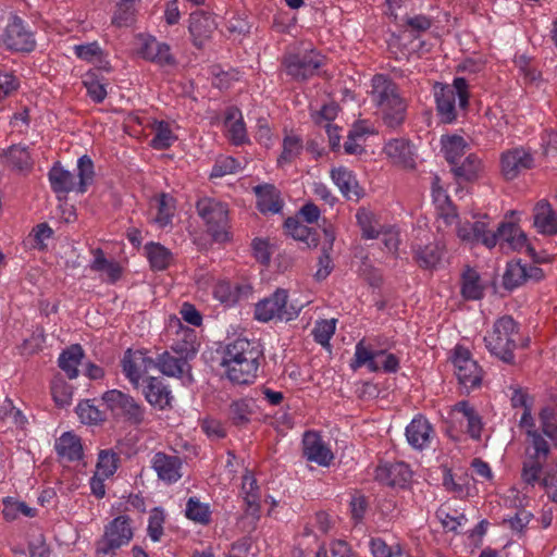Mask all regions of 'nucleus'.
I'll return each instance as SVG.
<instances>
[{
    "label": "nucleus",
    "mask_w": 557,
    "mask_h": 557,
    "mask_svg": "<svg viewBox=\"0 0 557 557\" xmlns=\"http://www.w3.org/2000/svg\"><path fill=\"white\" fill-rule=\"evenodd\" d=\"M369 95L387 127L396 128L403 124L407 104L392 78L384 74H375L371 79Z\"/></svg>",
    "instance_id": "3"
},
{
    "label": "nucleus",
    "mask_w": 557,
    "mask_h": 557,
    "mask_svg": "<svg viewBox=\"0 0 557 557\" xmlns=\"http://www.w3.org/2000/svg\"><path fill=\"white\" fill-rule=\"evenodd\" d=\"M350 366L354 370L367 367L370 372L395 373L399 368V359L394 354H388L385 350H373L366 346L364 339H361L356 344Z\"/></svg>",
    "instance_id": "12"
},
{
    "label": "nucleus",
    "mask_w": 557,
    "mask_h": 557,
    "mask_svg": "<svg viewBox=\"0 0 557 557\" xmlns=\"http://www.w3.org/2000/svg\"><path fill=\"white\" fill-rule=\"evenodd\" d=\"M215 28V21L210 14L203 11H195L190 14L188 29L193 44L197 48H202L206 45Z\"/></svg>",
    "instance_id": "22"
},
{
    "label": "nucleus",
    "mask_w": 557,
    "mask_h": 557,
    "mask_svg": "<svg viewBox=\"0 0 557 557\" xmlns=\"http://www.w3.org/2000/svg\"><path fill=\"white\" fill-rule=\"evenodd\" d=\"M55 450L67 461L81 460L84 454L81 438L72 432H65L57 440Z\"/></svg>",
    "instance_id": "35"
},
{
    "label": "nucleus",
    "mask_w": 557,
    "mask_h": 557,
    "mask_svg": "<svg viewBox=\"0 0 557 557\" xmlns=\"http://www.w3.org/2000/svg\"><path fill=\"white\" fill-rule=\"evenodd\" d=\"M453 171L456 176L471 181L482 171V161L476 154L469 153L460 164H454Z\"/></svg>",
    "instance_id": "50"
},
{
    "label": "nucleus",
    "mask_w": 557,
    "mask_h": 557,
    "mask_svg": "<svg viewBox=\"0 0 557 557\" xmlns=\"http://www.w3.org/2000/svg\"><path fill=\"white\" fill-rule=\"evenodd\" d=\"M134 536L132 520L117 516L104 525L102 536L95 543L96 557H115L117 550L131 543Z\"/></svg>",
    "instance_id": "9"
},
{
    "label": "nucleus",
    "mask_w": 557,
    "mask_h": 557,
    "mask_svg": "<svg viewBox=\"0 0 557 557\" xmlns=\"http://www.w3.org/2000/svg\"><path fill=\"white\" fill-rule=\"evenodd\" d=\"M228 138L235 145H242L247 139V132L243 121L242 113L236 108H231L226 112L224 122Z\"/></svg>",
    "instance_id": "38"
},
{
    "label": "nucleus",
    "mask_w": 557,
    "mask_h": 557,
    "mask_svg": "<svg viewBox=\"0 0 557 557\" xmlns=\"http://www.w3.org/2000/svg\"><path fill=\"white\" fill-rule=\"evenodd\" d=\"M257 196V207L262 213H278L282 209L283 202L280 191L273 185H259L255 187Z\"/></svg>",
    "instance_id": "32"
},
{
    "label": "nucleus",
    "mask_w": 557,
    "mask_h": 557,
    "mask_svg": "<svg viewBox=\"0 0 557 557\" xmlns=\"http://www.w3.org/2000/svg\"><path fill=\"white\" fill-rule=\"evenodd\" d=\"M53 235L52 228L47 223L38 224L29 234L33 248L44 250L47 248V240Z\"/></svg>",
    "instance_id": "62"
},
{
    "label": "nucleus",
    "mask_w": 557,
    "mask_h": 557,
    "mask_svg": "<svg viewBox=\"0 0 557 557\" xmlns=\"http://www.w3.org/2000/svg\"><path fill=\"white\" fill-rule=\"evenodd\" d=\"M335 319L318 321L312 330L314 341L322 346L329 345V342L335 332Z\"/></svg>",
    "instance_id": "60"
},
{
    "label": "nucleus",
    "mask_w": 557,
    "mask_h": 557,
    "mask_svg": "<svg viewBox=\"0 0 557 557\" xmlns=\"http://www.w3.org/2000/svg\"><path fill=\"white\" fill-rule=\"evenodd\" d=\"M486 215L483 216V220L475 221L474 223H465L458 225L457 235L462 242L468 243H481L483 244L484 237L488 235V222L485 220Z\"/></svg>",
    "instance_id": "42"
},
{
    "label": "nucleus",
    "mask_w": 557,
    "mask_h": 557,
    "mask_svg": "<svg viewBox=\"0 0 557 557\" xmlns=\"http://www.w3.org/2000/svg\"><path fill=\"white\" fill-rule=\"evenodd\" d=\"M9 166L18 172H29L33 169L34 161L28 148L22 145H13L5 152Z\"/></svg>",
    "instance_id": "43"
},
{
    "label": "nucleus",
    "mask_w": 557,
    "mask_h": 557,
    "mask_svg": "<svg viewBox=\"0 0 557 557\" xmlns=\"http://www.w3.org/2000/svg\"><path fill=\"white\" fill-rule=\"evenodd\" d=\"M450 360L454 364L455 375L465 392L470 393L482 385L483 369L472 358L470 350L463 346H456Z\"/></svg>",
    "instance_id": "11"
},
{
    "label": "nucleus",
    "mask_w": 557,
    "mask_h": 557,
    "mask_svg": "<svg viewBox=\"0 0 557 557\" xmlns=\"http://www.w3.org/2000/svg\"><path fill=\"white\" fill-rule=\"evenodd\" d=\"M483 245L487 248L499 246L504 252H527L536 263L548 262L549 258L537 256L535 249L529 244L527 234L519 225L512 222H502L495 232L488 230Z\"/></svg>",
    "instance_id": "6"
},
{
    "label": "nucleus",
    "mask_w": 557,
    "mask_h": 557,
    "mask_svg": "<svg viewBox=\"0 0 557 557\" xmlns=\"http://www.w3.org/2000/svg\"><path fill=\"white\" fill-rule=\"evenodd\" d=\"M533 215V225L539 233L548 236L557 234V213L547 201H539Z\"/></svg>",
    "instance_id": "31"
},
{
    "label": "nucleus",
    "mask_w": 557,
    "mask_h": 557,
    "mask_svg": "<svg viewBox=\"0 0 557 557\" xmlns=\"http://www.w3.org/2000/svg\"><path fill=\"white\" fill-rule=\"evenodd\" d=\"M3 505V516L7 520H14L18 515L34 517L36 512L34 508L27 506L25 503L13 500L12 498L4 499Z\"/></svg>",
    "instance_id": "58"
},
{
    "label": "nucleus",
    "mask_w": 557,
    "mask_h": 557,
    "mask_svg": "<svg viewBox=\"0 0 557 557\" xmlns=\"http://www.w3.org/2000/svg\"><path fill=\"white\" fill-rule=\"evenodd\" d=\"M331 178L346 199L357 201L362 196V188L359 186L356 176L347 168L332 169Z\"/></svg>",
    "instance_id": "30"
},
{
    "label": "nucleus",
    "mask_w": 557,
    "mask_h": 557,
    "mask_svg": "<svg viewBox=\"0 0 557 557\" xmlns=\"http://www.w3.org/2000/svg\"><path fill=\"white\" fill-rule=\"evenodd\" d=\"M143 394L146 400L159 410L172 407V392L159 377L148 376L143 388Z\"/></svg>",
    "instance_id": "25"
},
{
    "label": "nucleus",
    "mask_w": 557,
    "mask_h": 557,
    "mask_svg": "<svg viewBox=\"0 0 557 557\" xmlns=\"http://www.w3.org/2000/svg\"><path fill=\"white\" fill-rule=\"evenodd\" d=\"M302 139L295 134H287L283 139V150L277 159V163L283 165L293 162L302 151Z\"/></svg>",
    "instance_id": "51"
},
{
    "label": "nucleus",
    "mask_w": 557,
    "mask_h": 557,
    "mask_svg": "<svg viewBox=\"0 0 557 557\" xmlns=\"http://www.w3.org/2000/svg\"><path fill=\"white\" fill-rule=\"evenodd\" d=\"M157 214L154 222L160 226L164 227L172 221L175 211V202L173 197L162 194L156 199Z\"/></svg>",
    "instance_id": "54"
},
{
    "label": "nucleus",
    "mask_w": 557,
    "mask_h": 557,
    "mask_svg": "<svg viewBox=\"0 0 557 557\" xmlns=\"http://www.w3.org/2000/svg\"><path fill=\"white\" fill-rule=\"evenodd\" d=\"M145 251L149 260L150 267L154 271L165 270L172 261L171 251L160 244L148 243L145 246Z\"/></svg>",
    "instance_id": "47"
},
{
    "label": "nucleus",
    "mask_w": 557,
    "mask_h": 557,
    "mask_svg": "<svg viewBox=\"0 0 557 557\" xmlns=\"http://www.w3.org/2000/svg\"><path fill=\"white\" fill-rule=\"evenodd\" d=\"M519 326L510 315L498 318L484 336L486 349L504 362H513Z\"/></svg>",
    "instance_id": "7"
},
{
    "label": "nucleus",
    "mask_w": 557,
    "mask_h": 557,
    "mask_svg": "<svg viewBox=\"0 0 557 557\" xmlns=\"http://www.w3.org/2000/svg\"><path fill=\"white\" fill-rule=\"evenodd\" d=\"M102 400L116 418L134 425H139L145 420V407L128 394L119 389H110L102 395Z\"/></svg>",
    "instance_id": "14"
},
{
    "label": "nucleus",
    "mask_w": 557,
    "mask_h": 557,
    "mask_svg": "<svg viewBox=\"0 0 557 557\" xmlns=\"http://www.w3.org/2000/svg\"><path fill=\"white\" fill-rule=\"evenodd\" d=\"M541 433L546 435L557 449V410L552 406L543 407L539 412Z\"/></svg>",
    "instance_id": "48"
},
{
    "label": "nucleus",
    "mask_w": 557,
    "mask_h": 557,
    "mask_svg": "<svg viewBox=\"0 0 557 557\" xmlns=\"http://www.w3.org/2000/svg\"><path fill=\"white\" fill-rule=\"evenodd\" d=\"M533 158L523 148H512L502 153L500 169L506 180H515L522 171L532 166Z\"/></svg>",
    "instance_id": "21"
},
{
    "label": "nucleus",
    "mask_w": 557,
    "mask_h": 557,
    "mask_svg": "<svg viewBox=\"0 0 557 557\" xmlns=\"http://www.w3.org/2000/svg\"><path fill=\"white\" fill-rule=\"evenodd\" d=\"M432 198L437 210L440 221H442L446 226L453 225L457 221L458 214L455 207L451 205L446 190L441 185V180L437 175L432 180Z\"/></svg>",
    "instance_id": "29"
},
{
    "label": "nucleus",
    "mask_w": 557,
    "mask_h": 557,
    "mask_svg": "<svg viewBox=\"0 0 557 557\" xmlns=\"http://www.w3.org/2000/svg\"><path fill=\"white\" fill-rule=\"evenodd\" d=\"M51 395L58 406H69L72 403L73 387L63 377L55 376L51 382Z\"/></svg>",
    "instance_id": "56"
},
{
    "label": "nucleus",
    "mask_w": 557,
    "mask_h": 557,
    "mask_svg": "<svg viewBox=\"0 0 557 557\" xmlns=\"http://www.w3.org/2000/svg\"><path fill=\"white\" fill-rule=\"evenodd\" d=\"M75 55L86 62L96 64L98 67L110 71V64L107 55L97 41L84 45H75L73 47Z\"/></svg>",
    "instance_id": "36"
},
{
    "label": "nucleus",
    "mask_w": 557,
    "mask_h": 557,
    "mask_svg": "<svg viewBox=\"0 0 557 557\" xmlns=\"http://www.w3.org/2000/svg\"><path fill=\"white\" fill-rule=\"evenodd\" d=\"M84 356L83 347L79 344H73L60 354L58 366L70 380L76 379L78 376V366Z\"/></svg>",
    "instance_id": "33"
},
{
    "label": "nucleus",
    "mask_w": 557,
    "mask_h": 557,
    "mask_svg": "<svg viewBox=\"0 0 557 557\" xmlns=\"http://www.w3.org/2000/svg\"><path fill=\"white\" fill-rule=\"evenodd\" d=\"M305 306L304 302L289 299L287 289L277 288L255 305L253 318L261 323L289 322L298 318Z\"/></svg>",
    "instance_id": "4"
},
{
    "label": "nucleus",
    "mask_w": 557,
    "mask_h": 557,
    "mask_svg": "<svg viewBox=\"0 0 557 557\" xmlns=\"http://www.w3.org/2000/svg\"><path fill=\"white\" fill-rule=\"evenodd\" d=\"M77 176L76 182L75 175L70 171L65 170L60 164H54L49 173V182L52 190L60 198L66 196L71 191H77L84 194L87 187L92 183L94 180V163L88 156H82L77 161Z\"/></svg>",
    "instance_id": "5"
},
{
    "label": "nucleus",
    "mask_w": 557,
    "mask_h": 557,
    "mask_svg": "<svg viewBox=\"0 0 557 557\" xmlns=\"http://www.w3.org/2000/svg\"><path fill=\"white\" fill-rule=\"evenodd\" d=\"M92 255L94 259L90 263L92 271L101 273L108 283H115L121 278L122 267L117 261L107 259L101 249H95Z\"/></svg>",
    "instance_id": "34"
},
{
    "label": "nucleus",
    "mask_w": 557,
    "mask_h": 557,
    "mask_svg": "<svg viewBox=\"0 0 557 557\" xmlns=\"http://www.w3.org/2000/svg\"><path fill=\"white\" fill-rule=\"evenodd\" d=\"M240 169L239 162L230 156H221L215 160L211 170V177H223L228 174H234Z\"/></svg>",
    "instance_id": "59"
},
{
    "label": "nucleus",
    "mask_w": 557,
    "mask_h": 557,
    "mask_svg": "<svg viewBox=\"0 0 557 557\" xmlns=\"http://www.w3.org/2000/svg\"><path fill=\"white\" fill-rule=\"evenodd\" d=\"M175 324L180 327L177 332L178 338L172 344L171 348L176 354H183L189 359L193 358L197 352V336L194 330L189 327H183L181 321L175 319Z\"/></svg>",
    "instance_id": "40"
},
{
    "label": "nucleus",
    "mask_w": 557,
    "mask_h": 557,
    "mask_svg": "<svg viewBox=\"0 0 557 557\" xmlns=\"http://www.w3.org/2000/svg\"><path fill=\"white\" fill-rule=\"evenodd\" d=\"M441 144L446 160L453 165L458 162L468 148L466 139L458 135H444L441 138Z\"/></svg>",
    "instance_id": "45"
},
{
    "label": "nucleus",
    "mask_w": 557,
    "mask_h": 557,
    "mask_svg": "<svg viewBox=\"0 0 557 557\" xmlns=\"http://www.w3.org/2000/svg\"><path fill=\"white\" fill-rule=\"evenodd\" d=\"M196 208L213 239L216 242L227 240L230 227L227 205L206 197L197 201Z\"/></svg>",
    "instance_id": "10"
},
{
    "label": "nucleus",
    "mask_w": 557,
    "mask_h": 557,
    "mask_svg": "<svg viewBox=\"0 0 557 557\" xmlns=\"http://www.w3.org/2000/svg\"><path fill=\"white\" fill-rule=\"evenodd\" d=\"M435 436V431L431 423L422 416H418L406 428V437L408 443L416 449L429 447Z\"/></svg>",
    "instance_id": "28"
},
{
    "label": "nucleus",
    "mask_w": 557,
    "mask_h": 557,
    "mask_svg": "<svg viewBox=\"0 0 557 557\" xmlns=\"http://www.w3.org/2000/svg\"><path fill=\"white\" fill-rule=\"evenodd\" d=\"M188 360V357L183 354H176L172 349L171 351H164L159 355L157 361H154V367L164 375L178 377L186 384L193 381L190 373L191 368Z\"/></svg>",
    "instance_id": "18"
},
{
    "label": "nucleus",
    "mask_w": 557,
    "mask_h": 557,
    "mask_svg": "<svg viewBox=\"0 0 557 557\" xmlns=\"http://www.w3.org/2000/svg\"><path fill=\"white\" fill-rule=\"evenodd\" d=\"M133 4L134 1H120L113 14L112 23L119 27L129 25L134 16Z\"/></svg>",
    "instance_id": "63"
},
{
    "label": "nucleus",
    "mask_w": 557,
    "mask_h": 557,
    "mask_svg": "<svg viewBox=\"0 0 557 557\" xmlns=\"http://www.w3.org/2000/svg\"><path fill=\"white\" fill-rule=\"evenodd\" d=\"M151 127L154 135L150 145L153 149H168L177 140V136L169 122L154 121Z\"/></svg>",
    "instance_id": "46"
},
{
    "label": "nucleus",
    "mask_w": 557,
    "mask_h": 557,
    "mask_svg": "<svg viewBox=\"0 0 557 557\" xmlns=\"http://www.w3.org/2000/svg\"><path fill=\"white\" fill-rule=\"evenodd\" d=\"M454 413H460L467 421V433L473 440H480L483 422L475 409L466 400L457 403L453 408Z\"/></svg>",
    "instance_id": "37"
},
{
    "label": "nucleus",
    "mask_w": 557,
    "mask_h": 557,
    "mask_svg": "<svg viewBox=\"0 0 557 557\" xmlns=\"http://www.w3.org/2000/svg\"><path fill=\"white\" fill-rule=\"evenodd\" d=\"M185 516L195 523L208 525L211 522L212 511L208 503H202L198 497L191 496L186 502Z\"/></svg>",
    "instance_id": "44"
},
{
    "label": "nucleus",
    "mask_w": 557,
    "mask_h": 557,
    "mask_svg": "<svg viewBox=\"0 0 557 557\" xmlns=\"http://www.w3.org/2000/svg\"><path fill=\"white\" fill-rule=\"evenodd\" d=\"M436 109L444 123H453L458 109L465 110L469 102V85L462 77H456L451 85L436 84L434 87Z\"/></svg>",
    "instance_id": "8"
},
{
    "label": "nucleus",
    "mask_w": 557,
    "mask_h": 557,
    "mask_svg": "<svg viewBox=\"0 0 557 557\" xmlns=\"http://www.w3.org/2000/svg\"><path fill=\"white\" fill-rule=\"evenodd\" d=\"M252 294L249 284L233 285L228 281H219L213 287V297L225 307H232L242 299H247Z\"/></svg>",
    "instance_id": "27"
},
{
    "label": "nucleus",
    "mask_w": 557,
    "mask_h": 557,
    "mask_svg": "<svg viewBox=\"0 0 557 557\" xmlns=\"http://www.w3.org/2000/svg\"><path fill=\"white\" fill-rule=\"evenodd\" d=\"M414 259L423 269H434L440 263L444 247L438 243H431L424 247L414 248Z\"/></svg>",
    "instance_id": "41"
},
{
    "label": "nucleus",
    "mask_w": 557,
    "mask_h": 557,
    "mask_svg": "<svg viewBox=\"0 0 557 557\" xmlns=\"http://www.w3.org/2000/svg\"><path fill=\"white\" fill-rule=\"evenodd\" d=\"M527 264L520 261L509 262L504 274V286L507 289H513L527 282Z\"/></svg>",
    "instance_id": "55"
},
{
    "label": "nucleus",
    "mask_w": 557,
    "mask_h": 557,
    "mask_svg": "<svg viewBox=\"0 0 557 557\" xmlns=\"http://www.w3.org/2000/svg\"><path fill=\"white\" fill-rule=\"evenodd\" d=\"M536 484H540L545 490L550 500L557 503V471L543 469L540 482Z\"/></svg>",
    "instance_id": "64"
},
{
    "label": "nucleus",
    "mask_w": 557,
    "mask_h": 557,
    "mask_svg": "<svg viewBox=\"0 0 557 557\" xmlns=\"http://www.w3.org/2000/svg\"><path fill=\"white\" fill-rule=\"evenodd\" d=\"M151 467L158 478L168 484L175 483L182 478V461L177 456L159 451L153 455Z\"/></svg>",
    "instance_id": "24"
},
{
    "label": "nucleus",
    "mask_w": 557,
    "mask_h": 557,
    "mask_svg": "<svg viewBox=\"0 0 557 557\" xmlns=\"http://www.w3.org/2000/svg\"><path fill=\"white\" fill-rule=\"evenodd\" d=\"M5 47L14 51L29 52L35 48L34 34L18 16H13L2 35Z\"/></svg>",
    "instance_id": "17"
},
{
    "label": "nucleus",
    "mask_w": 557,
    "mask_h": 557,
    "mask_svg": "<svg viewBox=\"0 0 557 557\" xmlns=\"http://www.w3.org/2000/svg\"><path fill=\"white\" fill-rule=\"evenodd\" d=\"M253 414V404L249 399H238L231 404L228 417L236 426H244L250 422Z\"/></svg>",
    "instance_id": "49"
},
{
    "label": "nucleus",
    "mask_w": 557,
    "mask_h": 557,
    "mask_svg": "<svg viewBox=\"0 0 557 557\" xmlns=\"http://www.w3.org/2000/svg\"><path fill=\"white\" fill-rule=\"evenodd\" d=\"M369 548L373 557H407L399 546H388L380 537H371Z\"/></svg>",
    "instance_id": "57"
},
{
    "label": "nucleus",
    "mask_w": 557,
    "mask_h": 557,
    "mask_svg": "<svg viewBox=\"0 0 557 557\" xmlns=\"http://www.w3.org/2000/svg\"><path fill=\"white\" fill-rule=\"evenodd\" d=\"M263 358V350L258 342L238 337L226 344L221 366L232 383L249 385L256 381Z\"/></svg>",
    "instance_id": "1"
},
{
    "label": "nucleus",
    "mask_w": 557,
    "mask_h": 557,
    "mask_svg": "<svg viewBox=\"0 0 557 557\" xmlns=\"http://www.w3.org/2000/svg\"><path fill=\"white\" fill-rule=\"evenodd\" d=\"M412 478L409 466L405 462L384 463L375 469V479L389 486H406Z\"/></svg>",
    "instance_id": "23"
},
{
    "label": "nucleus",
    "mask_w": 557,
    "mask_h": 557,
    "mask_svg": "<svg viewBox=\"0 0 557 557\" xmlns=\"http://www.w3.org/2000/svg\"><path fill=\"white\" fill-rule=\"evenodd\" d=\"M356 219L363 238L381 239L387 251L397 250L399 234L394 227L382 224L376 214L366 208L357 211Z\"/></svg>",
    "instance_id": "13"
},
{
    "label": "nucleus",
    "mask_w": 557,
    "mask_h": 557,
    "mask_svg": "<svg viewBox=\"0 0 557 557\" xmlns=\"http://www.w3.org/2000/svg\"><path fill=\"white\" fill-rule=\"evenodd\" d=\"M302 453L306 459L321 467H329L334 459L333 453L322 436L314 431H307L302 437Z\"/></svg>",
    "instance_id": "20"
},
{
    "label": "nucleus",
    "mask_w": 557,
    "mask_h": 557,
    "mask_svg": "<svg viewBox=\"0 0 557 557\" xmlns=\"http://www.w3.org/2000/svg\"><path fill=\"white\" fill-rule=\"evenodd\" d=\"M152 367H154V360L144 350L127 349L122 359L123 374L134 388H138L141 382L146 383L145 376Z\"/></svg>",
    "instance_id": "16"
},
{
    "label": "nucleus",
    "mask_w": 557,
    "mask_h": 557,
    "mask_svg": "<svg viewBox=\"0 0 557 557\" xmlns=\"http://www.w3.org/2000/svg\"><path fill=\"white\" fill-rule=\"evenodd\" d=\"M519 426L524 433V454L521 469V481L527 486L534 487L540 482L543 469H545L552 454V446L536 428L533 416L527 413L520 418Z\"/></svg>",
    "instance_id": "2"
},
{
    "label": "nucleus",
    "mask_w": 557,
    "mask_h": 557,
    "mask_svg": "<svg viewBox=\"0 0 557 557\" xmlns=\"http://www.w3.org/2000/svg\"><path fill=\"white\" fill-rule=\"evenodd\" d=\"M119 455L112 449H102L98 454V461L96 465V473L104 478L112 476L119 465Z\"/></svg>",
    "instance_id": "53"
},
{
    "label": "nucleus",
    "mask_w": 557,
    "mask_h": 557,
    "mask_svg": "<svg viewBox=\"0 0 557 557\" xmlns=\"http://www.w3.org/2000/svg\"><path fill=\"white\" fill-rule=\"evenodd\" d=\"M324 57L315 50L287 53L284 55L282 66L286 74L295 81H306L317 74L323 65Z\"/></svg>",
    "instance_id": "15"
},
{
    "label": "nucleus",
    "mask_w": 557,
    "mask_h": 557,
    "mask_svg": "<svg viewBox=\"0 0 557 557\" xmlns=\"http://www.w3.org/2000/svg\"><path fill=\"white\" fill-rule=\"evenodd\" d=\"M137 53L145 60L159 65L174 64V58L170 52V46L157 40L149 35L137 36Z\"/></svg>",
    "instance_id": "19"
},
{
    "label": "nucleus",
    "mask_w": 557,
    "mask_h": 557,
    "mask_svg": "<svg viewBox=\"0 0 557 557\" xmlns=\"http://www.w3.org/2000/svg\"><path fill=\"white\" fill-rule=\"evenodd\" d=\"M76 413L82 423L98 425L106 420V414L99 410L90 400H83L76 406Z\"/></svg>",
    "instance_id": "52"
},
{
    "label": "nucleus",
    "mask_w": 557,
    "mask_h": 557,
    "mask_svg": "<svg viewBox=\"0 0 557 557\" xmlns=\"http://www.w3.org/2000/svg\"><path fill=\"white\" fill-rule=\"evenodd\" d=\"M165 516L163 510L154 508L148 519L147 532L153 542H159L163 535Z\"/></svg>",
    "instance_id": "61"
},
{
    "label": "nucleus",
    "mask_w": 557,
    "mask_h": 557,
    "mask_svg": "<svg viewBox=\"0 0 557 557\" xmlns=\"http://www.w3.org/2000/svg\"><path fill=\"white\" fill-rule=\"evenodd\" d=\"M384 152L391 161L399 166L412 169L416 165L413 146L405 138H394L384 146Z\"/></svg>",
    "instance_id": "26"
},
{
    "label": "nucleus",
    "mask_w": 557,
    "mask_h": 557,
    "mask_svg": "<svg viewBox=\"0 0 557 557\" xmlns=\"http://www.w3.org/2000/svg\"><path fill=\"white\" fill-rule=\"evenodd\" d=\"M461 295L467 300H478L484 295V285L481 282L479 273L467 268L461 276Z\"/></svg>",
    "instance_id": "39"
}]
</instances>
